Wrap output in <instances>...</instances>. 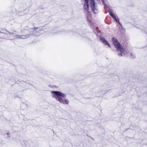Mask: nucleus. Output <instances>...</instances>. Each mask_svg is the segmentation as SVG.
I'll return each instance as SVG.
<instances>
[{
  "label": "nucleus",
  "instance_id": "nucleus-1",
  "mask_svg": "<svg viewBox=\"0 0 147 147\" xmlns=\"http://www.w3.org/2000/svg\"><path fill=\"white\" fill-rule=\"evenodd\" d=\"M51 96L57 101L64 104H68L69 101L64 98L66 96V94L59 91H51Z\"/></svg>",
  "mask_w": 147,
  "mask_h": 147
},
{
  "label": "nucleus",
  "instance_id": "nucleus-2",
  "mask_svg": "<svg viewBox=\"0 0 147 147\" xmlns=\"http://www.w3.org/2000/svg\"><path fill=\"white\" fill-rule=\"evenodd\" d=\"M0 33L6 34L9 36V37L12 38L11 39H13L14 38H18L20 39H26L30 36L29 34H28L24 35H19L16 34V32L14 31L13 32H9L5 30L1 29L0 30Z\"/></svg>",
  "mask_w": 147,
  "mask_h": 147
},
{
  "label": "nucleus",
  "instance_id": "nucleus-3",
  "mask_svg": "<svg viewBox=\"0 0 147 147\" xmlns=\"http://www.w3.org/2000/svg\"><path fill=\"white\" fill-rule=\"evenodd\" d=\"M112 40L114 45L117 51L121 53H118V54L119 57L127 55V51L126 50L121 47V45L118 42L117 39L113 37L112 38Z\"/></svg>",
  "mask_w": 147,
  "mask_h": 147
},
{
  "label": "nucleus",
  "instance_id": "nucleus-4",
  "mask_svg": "<svg viewBox=\"0 0 147 147\" xmlns=\"http://www.w3.org/2000/svg\"><path fill=\"white\" fill-rule=\"evenodd\" d=\"M89 1L92 11L95 13H98V9L94 0H89Z\"/></svg>",
  "mask_w": 147,
  "mask_h": 147
},
{
  "label": "nucleus",
  "instance_id": "nucleus-5",
  "mask_svg": "<svg viewBox=\"0 0 147 147\" xmlns=\"http://www.w3.org/2000/svg\"><path fill=\"white\" fill-rule=\"evenodd\" d=\"M84 9L86 10L88 12V15L87 17L88 20L90 21L89 20L91 18V15L90 13L89 12V6L88 4V0H84Z\"/></svg>",
  "mask_w": 147,
  "mask_h": 147
},
{
  "label": "nucleus",
  "instance_id": "nucleus-6",
  "mask_svg": "<svg viewBox=\"0 0 147 147\" xmlns=\"http://www.w3.org/2000/svg\"><path fill=\"white\" fill-rule=\"evenodd\" d=\"M13 13H14L16 15V16L17 17L20 16H22L24 15L23 12L22 11L19 12L16 11V9H13Z\"/></svg>",
  "mask_w": 147,
  "mask_h": 147
},
{
  "label": "nucleus",
  "instance_id": "nucleus-7",
  "mask_svg": "<svg viewBox=\"0 0 147 147\" xmlns=\"http://www.w3.org/2000/svg\"><path fill=\"white\" fill-rule=\"evenodd\" d=\"M100 40L103 42V43L105 45H106L108 46V47L110 48L111 47V46L109 43L103 37H101L100 38Z\"/></svg>",
  "mask_w": 147,
  "mask_h": 147
},
{
  "label": "nucleus",
  "instance_id": "nucleus-8",
  "mask_svg": "<svg viewBox=\"0 0 147 147\" xmlns=\"http://www.w3.org/2000/svg\"><path fill=\"white\" fill-rule=\"evenodd\" d=\"M108 11L109 12V15L111 16L114 18H115V17L114 14V13L112 12L111 10L109 9V10H108Z\"/></svg>",
  "mask_w": 147,
  "mask_h": 147
},
{
  "label": "nucleus",
  "instance_id": "nucleus-9",
  "mask_svg": "<svg viewBox=\"0 0 147 147\" xmlns=\"http://www.w3.org/2000/svg\"><path fill=\"white\" fill-rule=\"evenodd\" d=\"M117 22H118L119 23V20H118L116 18V17H115V18H113Z\"/></svg>",
  "mask_w": 147,
  "mask_h": 147
},
{
  "label": "nucleus",
  "instance_id": "nucleus-10",
  "mask_svg": "<svg viewBox=\"0 0 147 147\" xmlns=\"http://www.w3.org/2000/svg\"><path fill=\"white\" fill-rule=\"evenodd\" d=\"M38 29V28H32L31 29V30L32 31H34L33 32H34V30H36V29Z\"/></svg>",
  "mask_w": 147,
  "mask_h": 147
},
{
  "label": "nucleus",
  "instance_id": "nucleus-11",
  "mask_svg": "<svg viewBox=\"0 0 147 147\" xmlns=\"http://www.w3.org/2000/svg\"><path fill=\"white\" fill-rule=\"evenodd\" d=\"M102 4L104 5L105 7H106L107 5L105 4L104 1L103 0H102Z\"/></svg>",
  "mask_w": 147,
  "mask_h": 147
}]
</instances>
